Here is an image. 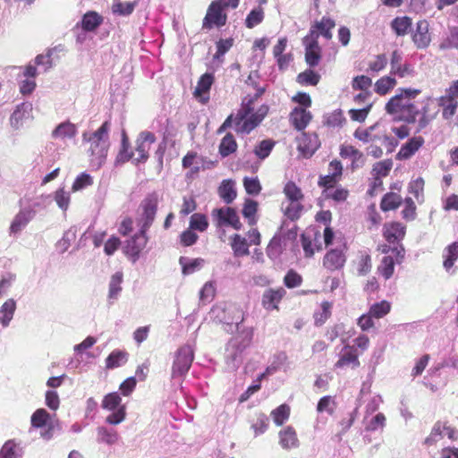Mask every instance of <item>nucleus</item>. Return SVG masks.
<instances>
[{
  "instance_id": "nucleus-1",
  "label": "nucleus",
  "mask_w": 458,
  "mask_h": 458,
  "mask_svg": "<svg viewBox=\"0 0 458 458\" xmlns=\"http://www.w3.org/2000/svg\"><path fill=\"white\" fill-rule=\"evenodd\" d=\"M228 313L230 317H224L226 324H235L238 334L233 336L227 344L225 349V362L228 369H237L243 360V352L250 346L252 337L253 330L251 328L241 329V324L243 321V311L235 305H228L225 309L216 308L214 312Z\"/></svg>"
},
{
  "instance_id": "nucleus-2",
  "label": "nucleus",
  "mask_w": 458,
  "mask_h": 458,
  "mask_svg": "<svg viewBox=\"0 0 458 458\" xmlns=\"http://www.w3.org/2000/svg\"><path fill=\"white\" fill-rule=\"evenodd\" d=\"M110 122L106 121L97 131L82 133V141L89 145L87 152L89 156L90 165L96 169L100 168L106 159L110 146Z\"/></svg>"
},
{
  "instance_id": "nucleus-3",
  "label": "nucleus",
  "mask_w": 458,
  "mask_h": 458,
  "mask_svg": "<svg viewBox=\"0 0 458 458\" xmlns=\"http://www.w3.org/2000/svg\"><path fill=\"white\" fill-rule=\"evenodd\" d=\"M420 94V90L417 89H399L398 93L386 103V113L409 123H415L420 111L412 103V99Z\"/></svg>"
},
{
  "instance_id": "nucleus-4",
  "label": "nucleus",
  "mask_w": 458,
  "mask_h": 458,
  "mask_svg": "<svg viewBox=\"0 0 458 458\" xmlns=\"http://www.w3.org/2000/svg\"><path fill=\"white\" fill-rule=\"evenodd\" d=\"M154 133L141 131L135 140V152L130 151L129 141L126 134L123 133L122 147L116 157L117 163H125L131 160L134 164L145 163L148 158V152L152 144L156 141Z\"/></svg>"
},
{
  "instance_id": "nucleus-5",
  "label": "nucleus",
  "mask_w": 458,
  "mask_h": 458,
  "mask_svg": "<svg viewBox=\"0 0 458 458\" xmlns=\"http://www.w3.org/2000/svg\"><path fill=\"white\" fill-rule=\"evenodd\" d=\"M268 107L267 106H261L257 112H252L250 102L238 111L236 116L233 119L235 124V130L242 133H250L254 128H256L264 117L267 115Z\"/></svg>"
},
{
  "instance_id": "nucleus-6",
  "label": "nucleus",
  "mask_w": 458,
  "mask_h": 458,
  "mask_svg": "<svg viewBox=\"0 0 458 458\" xmlns=\"http://www.w3.org/2000/svg\"><path fill=\"white\" fill-rule=\"evenodd\" d=\"M194 360V348L191 344H186L181 346L174 353L172 377L174 378L184 377Z\"/></svg>"
},
{
  "instance_id": "nucleus-7",
  "label": "nucleus",
  "mask_w": 458,
  "mask_h": 458,
  "mask_svg": "<svg viewBox=\"0 0 458 458\" xmlns=\"http://www.w3.org/2000/svg\"><path fill=\"white\" fill-rule=\"evenodd\" d=\"M158 195L157 192L148 194L141 202L142 214L140 217V230L147 232L155 220L158 205Z\"/></svg>"
},
{
  "instance_id": "nucleus-8",
  "label": "nucleus",
  "mask_w": 458,
  "mask_h": 458,
  "mask_svg": "<svg viewBox=\"0 0 458 458\" xmlns=\"http://www.w3.org/2000/svg\"><path fill=\"white\" fill-rule=\"evenodd\" d=\"M212 216L214 222L219 227L232 226L235 230H239L242 227L240 217L233 208H216L212 211Z\"/></svg>"
},
{
  "instance_id": "nucleus-9",
  "label": "nucleus",
  "mask_w": 458,
  "mask_h": 458,
  "mask_svg": "<svg viewBox=\"0 0 458 458\" xmlns=\"http://www.w3.org/2000/svg\"><path fill=\"white\" fill-rule=\"evenodd\" d=\"M224 6L217 0L211 3L206 17L203 21V27L210 29L212 26L221 27L226 22V14L224 13Z\"/></svg>"
},
{
  "instance_id": "nucleus-10",
  "label": "nucleus",
  "mask_w": 458,
  "mask_h": 458,
  "mask_svg": "<svg viewBox=\"0 0 458 458\" xmlns=\"http://www.w3.org/2000/svg\"><path fill=\"white\" fill-rule=\"evenodd\" d=\"M148 242V237L146 232L140 230L139 233H135L131 239L126 241L124 245V252L126 255L131 257L133 261L137 260L140 253L146 247Z\"/></svg>"
},
{
  "instance_id": "nucleus-11",
  "label": "nucleus",
  "mask_w": 458,
  "mask_h": 458,
  "mask_svg": "<svg viewBox=\"0 0 458 458\" xmlns=\"http://www.w3.org/2000/svg\"><path fill=\"white\" fill-rule=\"evenodd\" d=\"M360 366L359 354L354 346L344 344L335 364V369H356Z\"/></svg>"
},
{
  "instance_id": "nucleus-12",
  "label": "nucleus",
  "mask_w": 458,
  "mask_h": 458,
  "mask_svg": "<svg viewBox=\"0 0 458 458\" xmlns=\"http://www.w3.org/2000/svg\"><path fill=\"white\" fill-rule=\"evenodd\" d=\"M411 39L419 49H424L429 46L431 42V35L428 21L421 20L416 23V29L411 34Z\"/></svg>"
},
{
  "instance_id": "nucleus-13",
  "label": "nucleus",
  "mask_w": 458,
  "mask_h": 458,
  "mask_svg": "<svg viewBox=\"0 0 458 458\" xmlns=\"http://www.w3.org/2000/svg\"><path fill=\"white\" fill-rule=\"evenodd\" d=\"M32 118V104L30 102H23L16 106L10 117V124L19 130L23 123Z\"/></svg>"
},
{
  "instance_id": "nucleus-14",
  "label": "nucleus",
  "mask_w": 458,
  "mask_h": 458,
  "mask_svg": "<svg viewBox=\"0 0 458 458\" xmlns=\"http://www.w3.org/2000/svg\"><path fill=\"white\" fill-rule=\"evenodd\" d=\"M403 55L398 50L392 53L390 59V66L392 75H396L400 78H405L414 75V69L410 64H403Z\"/></svg>"
},
{
  "instance_id": "nucleus-15",
  "label": "nucleus",
  "mask_w": 458,
  "mask_h": 458,
  "mask_svg": "<svg viewBox=\"0 0 458 458\" xmlns=\"http://www.w3.org/2000/svg\"><path fill=\"white\" fill-rule=\"evenodd\" d=\"M438 109L435 106V100L432 98H428L425 102L421 111L420 116L418 119L417 131H423L437 116Z\"/></svg>"
},
{
  "instance_id": "nucleus-16",
  "label": "nucleus",
  "mask_w": 458,
  "mask_h": 458,
  "mask_svg": "<svg viewBox=\"0 0 458 458\" xmlns=\"http://www.w3.org/2000/svg\"><path fill=\"white\" fill-rule=\"evenodd\" d=\"M214 82V76L211 73L203 74L194 90V97L202 104H206L209 99V89Z\"/></svg>"
},
{
  "instance_id": "nucleus-17",
  "label": "nucleus",
  "mask_w": 458,
  "mask_h": 458,
  "mask_svg": "<svg viewBox=\"0 0 458 458\" xmlns=\"http://www.w3.org/2000/svg\"><path fill=\"white\" fill-rule=\"evenodd\" d=\"M78 132L77 126L70 121H64L56 125L52 131L51 137L55 140L65 141L73 139Z\"/></svg>"
},
{
  "instance_id": "nucleus-18",
  "label": "nucleus",
  "mask_w": 458,
  "mask_h": 458,
  "mask_svg": "<svg viewBox=\"0 0 458 458\" xmlns=\"http://www.w3.org/2000/svg\"><path fill=\"white\" fill-rule=\"evenodd\" d=\"M346 261L345 255L342 250L334 249L328 251L323 259V266L330 270L335 271L342 268Z\"/></svg>"
},
{
  "instance_id": "nucleus-19",
  "label": "nucleus",
  "mask_w": 458,
  "mask_h": 458,
  "mask_svg": "<svg viewBox=\"0 0 458 458\" xmlns=\"http://www.w3.org/2000/svg\"><path fill=\"white\" fill-rule=\"evenodd\" d=\"M35 216L36 210L34 208H22L20 210L11 224L10 233H20Z\"/></svg>"
},
{
  "instance_id": "nucleus-20",
  "label": "nucleus",
  "mask_w": 458,
  "mask_h": 458,
  "mask_svg": "<svg viewBox=\"0 0 458 458\" xmlns=\"http://www.w3.org/2000/svg\"><path fill=\"white\" fill-rule=\"evenodd\" d=\"M435 100V106L442 108V116L445 120L451 119L456 113L458 108V100L447 94L439 97Z\"/></svg>"
},
{
  "instance_id": "nucleus-21",
  "label": "nucleus",
  "mask_w": 458,
  "mask_h": 458,
  "mask_svg": "<svg viewBox=\"0 0 458 458\" xmlns=\"http://www.w3.org/2000/svg\"><path fill=\"white\" fill-rule=\"evenodd\" d=\"M383 234L389 243L399 242L405 235V226L399 222L386 224Z\"/></svg>"
},
{
  "instance_id": "nucleus-22",
  "label": "nucleus",
  "mask_w": 458,
  "mask_h": 458,
  "mask_svg": "<svg viewBox=\"0 0 458 458\" xmlns=\"http://www.w3.org/2000/svg\"><path fill=\"white\" fill-rule=\"evenodd\" d=\"M283 287L278 289H268L264 292L262 296V305L267 310H277L278 303L285 294Z\"/></svg>"
},
{
  "instance_id": "nucleus-23",
  "label": "nucleus",
  "mask_w": 458,
  "mask_h": 458,
  "mask_svg": "<svg viewBox=\"0 0 458 458\" xmlns=\"http://www.w3.org/2000/svg\"><path fill=\"white\" fill-rule=\"evenodd\" d=\"M311 118L310 112L302 107H295L290 114V120L293 125L299 131L305 129Z\"/></svg>"
},
{
  "instance_id": "nucleus-24",
  "label": "nucleus",
  "mask_w": 458,
  "mask_h": 458,
  "mask_svg": "<svg viewBox=\"0 0 458 458\" xmlns=\"http://www.w3.org/2000/svg\"><path fill=\"white\" fill-rule=\"evenodd\" d=\"M279 444L284 449L297 448L299 446V439L295 429L288 426L279 432Z\"/></svg>"
},
{
  "instance_id": "nucleus-25",
  "label": "nucleus",
  "mask_w": 458,
  "mask_h": 458,
  "mask_svg": "<svg viewBox=\"0 0 458 458\" xmlns=\"http://www.w3.org/2000/svg\"><path fill=\"white\" fill-rule=\"evenodd\" d=\"M335 27V22L329 17H322L318 21L311 25L310 30H315V33L319 37L322 36L326 39L332 38V30Z\"/></svg>"
},
{
  "instance_id": "nucleus-26",
  "label": "nucleus",
  "mask_w": 458,
  "mask_h": 458,
  "mask_svg": "<svg viewBox=\"0 0 458 458\" xmlns=\"http://www.w3.org/2000/svg\"><path fill=\"white\" fill-rule=\"evenodd\" d=\"M424 140L422 137H413L403 144L397 153L399 159H408L415 154L416 151L423 145Z\"/></svg>"
},
{
  "instance_id": "nucleus-27",
  "label": "nucleus",
  "mask_w": 458,
  "mask_h": 458,
  "mask_svg": "<svg viewBox=\"0 0 458 458\" xmlns=\"http://www.w3.org/2000/svg\"><path fill=\"white\" fill-rule=\"evenodd\" d=\"M120 439L118 432L114 428L100 426L97 428V442L107 445H115Z\"/></svg>"
},
{
  "instance_id": "nucleus-28",
  "label": "nucleus",
  "mask_w": 458,
  "mask_h": 458,
  "mask_svg": "<svg viewBox=\"0 0 458 458\" xmlns=\"http://www.w3.org/2000/svg\"><path fill=\"white\" fill-rule=\"evenodd\" d=\"M122 272H116L111 276L108 284V300L110 301V303H113L118 299L120 293L122 292Z\"/></svg>"
},
{
  "instance_id": "nucleus-29",
  "label": "nucleus",
  "mask_w": 458,
  "mask_h": 458,
  "mask_svg": "<svg viewBox=\"0 0 458 458\" xmlns=\"http://www.w3.org/2000/svg\"><path fill=\"white\" fill-rule=\"evenodd\" d=\"M318 140L316 136H308L304 134L298 146L299 150L304 157H311L318 148Z\"/></svg>"
},
{
  "instance_id": "nucleus-30",
  "label": "nucleus",
  "mask_w": 458,
  "mask_h": 458,
  "mask_svg": "<svg viewBox=\"0 0 458 458\" xmlns=\"http://www.w3.org/2000/svg\"><path fill=\"white\" fill-rule=\"evenodd\" d=\"M16 310V302L13 299H8L0 308V313L2 315L0 323L4 327H7L13 319V314Z\"/></svg>"
},
{
  "instance_id": "nucleus-31",
  "label": "nucleus",
  "mask_w": 458,
  "mask_h": 458,
  "mask_svg": "<svg viewBox=\"0 0 458 458\" xmlns=\"http://www.w3.org/2000/svg\"><path fill=\"white\" fill-rule=\"evenodd\" d=\"M443 258V266L445 269L449 272L455 260L458 259V242H453L444 250Z\"/></svg>"
},
{
  "instance_id": "nucleus-32",
  "label": "nucleus",
  "mask_w": 458,
  "mask_h": 458,
  "mask_svg": "<svg viewBox=\"0 0 458 458\" xmlns=\"http://www.w3.org/2000/svg\"><path fill=\"white\" fill-rule=\"evenodd\" d=\"M128 360V353L123 351H113L106 360V369H112L123 366Z\"/></svg>"
},
{
  "instance_id": "nucleus-33",
  "label": "nucleus",
  "mask_w": 458,
  "mask_h": 458,
  "mask_svg": "<svg viewBox=\"0 0 458 458\" xmlns=\"http://www.w3.org/2000/svg\"><path fill=\"white\" fill-rule=\"evenodd\" d=\"M220 198L227 204L233 201L236 198V190L234 182L230 180L223 181L221 186L218 189Z\"/></svg>"
},
{
  "instance_id": "nucleus-34",
  "label": "nucleus",
  "mask_w": 458,
  "mask_h": 458,
  "mask_svg": "<svg viewBox=\"0 0 458 458\" xmlns=\"http://www.w3.org/2000/svg\"><path fill=\"white\" fill-rule=\"evenodd\" d=\"M102 21V17L96 12H88L82 18L81 27L84 30L92 31L101 24Z\"/></svg>"
},
{
  "instance_id": "nucleus-35",
  "label": "nucleus",
  "mask_w": 458,
  "mask_h": 458,
  "mask_svg": "<svg viewBox=\"0 0 458 458\" xmlns=\"http://www.w3.org/2000/svg\"><path fill=\"white\" fill-rule=\"evenodd\" d=\"M179 263L182 267V273L184 275H191L202 267V266L204 264V259H188L187 258L181 257L179 259Z\"/></svg>"
},
{
  "instance_id": "nucleus-36",
  "label": "nucleus",
  "mask_w": 458,
  "mask_h": 458,
  "mask_svg": "<svg viewBox=\"0 0 458 458\" xmlns=\"http://www.w3.org/2000/svg\"><path fill=\"white\" fill-rule=\"evenodd\" d=\"M403 201L402 197L394 192L386 193L380 203V208L384 211H389L397 208Z\"/></svg>"
},
{
  "instance_id": "nucleus-37",
  "label": "nucleus",
  "mask_w": 458,
  "mask_h": 458,
  "mask_svg": "<svg viewBox=\"0 0 458 458\" xmlns=\"http://www.w3.org/2000/svg\"><path fill=\"white\" fill-rule=\"evenodd\" d=\"M411 26V19L403 16L394 19L391 27L398 36H404L408 33Z\"/></svg>"
},
{
  "instance_id": "nucleus-38",
  "label": "nucleus",
  "mask_w": 458,
  "mask_h": 458,
  "mask_svg": "<svg viewBox=\"0 0 458 458\" xmlns=\"http://www.w3.org/2000/svg\"><path fill=\"white\" fill-rule=\"evenodd\" d=\"M445 433V422L437 421L434 424L431 432L428 437H426L424 444L428 446L433 445L444 437Z\"/></svg>"
},
{
  "instance_id": "nucleus-39",
  "label": "nucleus",
  "mask_w": 458,
  "mask_h": 458,
  "mask_svg": "<svg viewBox=\"0 0 458 458\" xmlns=\"http://www.w3.org/2000/svg\"><path fill=\"white\" fill-rule=\"evenodd\" d=\"M122 398L118 394V393L114 392L107 394L105 395L102 401V408L107 411H116L119 407H125V405L121 404Z\"/></svg>"
},
{
  "instance_id": "nucleus-40",
  "label": "nucleus",
  "mask_w": 458,
  "mask_h": 458,
  "mask_svg": "<svg viewBox=\"0 0 458 458\" xmlns=\"http://www.w3.org/2000/svg\"><path fill=\"white\" fill-rule=\"evenodd\" d=\"M237 148V143L231 133H227L221 140L219 153L222 157H227Z\"/></svg>"
},
{
  "instance_id": "nucleus-41",
  "label": "nucleus",
  "mask_w": 458,
  "mask_h": 458,
  "mask_svg": "<svg viewBox=\"0 0 458 458\" xmlns=\"http://www.w3.org/2000/svg\"><path fill=\"white\" fill-rule=\"evenodd\" d=\"M424 180L421 177L417 178L416 180L411 181L409 183L408 191L411 194L414 196L417 202L421 204L424 202Z\"/></svg>"
},
{
  "instance_id": "nucleus-42",
  "label": "nucleus",
  "mask_w": 458,
  "mask_h": 458,
  "mask_svg": "<svg viewBox=\"0 0 458 458\" xmlns=\"http://www.w3.org/2000/svg\"><path fill=\"white\" fill-rule=\"evenodd\" d=\"M396 85V80L391 76H384L375 83V91L379 95H386Z\"/></svg>"
},
{
  "instance_id": "nucleus-43",
  "label": "nucleus",
  "mask_w": 458,
  "mask_h": 458,
  "mask_svg": "<svg viewBox=\"0 0 458 458\" xmlns=\"http://www.w3.org/2000/svg\"><path fill=\"white\" fill-rule=\"evenodd\" d=\"M390 310H391L390 303L386 301H382L380 302H377V303H374L373 305H371L368 313L373 318H381L385 317L386 314H388Z\"/></svg>"
},
{
  "instance_id": "nucleus-44",
  "label": "nucleus",
  "mask_w": 458,
  "mask_h": 458,
  "mask_svg": "<svg viewBox=\"0 0 458 458\" xmlns=\"http://www.w3.org/2000/svg\"><path fill=\"white\" fill-rule=\"evenodd\" d=\"M320 80V75L314 71L308 69L297 76V82L301 85L316 86Z\"/></svg>"
},
{
  "instance_id": "nucleus-45",
  "label": "nucleus",
  "mask_w": 458,
  "mask_h": 458,
  "mask_svg": "<svg viewBox=\"0 0 458 458\" xmlns=\"http://www.w3.org/2000/svg\"><path fill=\"white\" fill-rule=\"evenodd\" d=\"M440 49L458 48V27L451 28L448 35L439 45Z\"/></svg>"
},
{
  "instance_id": "nucleus-46",
  "label": "nucleus",
  "mask_w": 458,
  "mask_h": 458,
  "mask_svg": "<svg viewBox=\"0 0 458 458\" xmlns=\"http://www.w3.org/2000/svg\"><path fill=\"white\" fill-rule=\"evenodd\" d=\"M19 447L13 440H8L0 451V458H21Z\"/></svg>"
},
{
  "instance_id": "nucleus-47",
  "label": "nucleus",
  "mask_w": 458,
  "mask_h": 458,
  "mask_svg": "<svg viewBox=\"0 0 458 458\" xmlns=\"http://www.w3.org/2000/svg\"><path fill=\"white\" fill-rule=\"evenodd\" d=\"M379 273L385 277V279H389L394 271V260L391 256H385L380 265L377 267Z\"/></svg>"
},
{
  "instance_id": "nucleus-48",
  "label": "nucleus",
  "mask_w": 458,
  "mask_h": 458,
  "mask_svg": "<svg viewBox=\"0 0 458 458\" xmlns=\"http://www.w3.org/2000/svg\"><path fill=\"white\" fill-rule=\"evenodd\" d=\"M49 419L50 414L45 409H38L31 415V426L36 428H42L47 424Z\"/></svg>"
},
{
  "instance_id": "nucleus-49",
  "label": "nucleus",
  "mask_w": 458,
  "mask_h": 458,
  "mask_svg": "<svg viewBox=\"0 0 458 458\" xmlns=\"http://www.w3.org/2000/svg\"><path fill=\"white\" fill-rule=\"evenodd\" d=\"M290 407L287 404H282L271 412L274 422L277 426H281L289 418Z\"/></svg>"
},
{
  "instance_id": "nucleus-50",
  "label": "nucleus",
  "mask_w": 458,
  "mask_h": 458,
  "mask_svg": "<svg viewBox=\"0 0 458 458\" xmlns=\"http://www.w3.org/2000/svg\"><path fill=\"white\" fill-rule=\"evenodd\" d=\"M332 303L328 301H323L321 303L320 310L314 314L315 323L318 326H321L326 320L331 316Z\"/></svg>"
},
{
  "instance_id": "nucleus-51",
  "label": "nucleus",
  "mask_w": 458,
  "mask_h": 458,
  "mask_svg": "<svg viewBox=\"0 0 458 458\" xmlns=\"http://www.w3.org/2000/svg\"><path fill=\"white\" fill-rule=\"evenodd\" d=\"M135 7V4L131 2L122 3L119 0H114L112 10L114 13L118 15H129L131 14Z\"/></svg>"
},
{
  "instance_id": "nucleus-52",
  "label": "nucleus",
  "mask_w": 458,
  "mask_h": 458,
  "mask_svg": "<svg viewBox=\"0 0 458 458\" xmlns=\"http://www.w3.org/2000/svg\"><path fill=\"white\" fill-rule=\"evenodd\" d=\"M264 19V12L260 7L253 9L247 16L245 24L247 28L252 29L259 24Z\"/></svg>"
},
{
  "instance_id": "nucleus-53",
  "label": "nucleus",
  "mask_w": 458,
  "mask_h": 458,
  "mask_svg": "<svg viewBox=\"0 0 458 458\" xmlns=\"http://www.w3.org/2000/svg\"><path fill=\"white\" fill-rule=\"evenodd\" d=\"M54 199L57 206L63 211H66L68 209L71 201L69 191H65L64 189H58L54 194Z\"/></svg>"
},
{
  "instance_id": "nucleus-54",
  "label": "nucleus",
  "mask_w": 458,
  "mask_h": 458,
  "mask_svg": "<svg viewBox=\"0 0 458 458\" xmlns=\"http://www.w3.org/2000/svg\"><path fill=\"white\" fill-rule=\"evenodd\" d=\"M392 165L390 160L377 162L373 165L371 174L373 176L386 177L389 174Z\"/></svg>"
},
{
  "instance_id": "nucleus-55",
  "label": "nucleus",
  "mask_w": 458,
  "mask_h": 458,
  "mask_svg": "<svg viewBox=\"0 0 458 458\" xmlns=\"http://www.w3.org/2000/svg\"><path fill=\"white\" fill-rule=\"evenodd\" d=\"M208 223L204 215L196 213L191 216L190 228L204 232L208 228Z\"/></svg>"
},
{
  "instance_id": "nucleus-56",
  "label": "nucleus",
  "mask_w": 458,
  "mask_h": 458,
  "mask_svg": "<svg viewBox=\"0 0 458 458\" xmlns=\"http://www.w3.org/2000/svg\"><path fill=\"white\" fill-rule=\"evenodd\" d=\"M372 85V80L365 75H359L353 78L352 87L353 89L369 92V89Z\"/></svg>"
},
{
  "instance_id": "nucleus-57",
  "label": "nucleus",
  "mask_w": 458,
  "mask_h": 458,
  "mask_svg": "<svg viewBox=\"0 0 458 458\" xmlns=\"http://www.w3.org/2000/svg\"><path fill=\"white\" fill-rule=\"evenodd\" d=\"M284 192L290 201L301 200L303 197L301 189L293 182L285 184Z\"/></svg>"
},
{
  "instance_id": "nucleus-58",
  "label": "nucleus",
  "mask_w": 458,
  "mask_h": 458,
  "mask_svg": "<svg viewBox=\"0 0 458 458\" xmlns=\"http://www.w3.org/2000/svg\"><path fill=\"white\" fill-rule=\"evenodd\" d=\"M335 409V400L329 396H324L322 397L317 406V411L318 412H327L329 415H332Z\"/></svg>"
},
{
  "instance_id": "nucleus-59",
  "label": "nucleus",
  "mask_w": 458,
  "mask_h": 458,
  "mask_svg": "<svg viewBox=\"0 0 458 458\" xmlns=\"http://www.w3.org/2000/svg\"><path fill=\"white\" fill-rule=\"evenodd\" d=\"M274 145V141L270 140H264L256 147L254 152L260 159H264L269 156Z\"/></svg>"
},
{
  "instance_id": "nucleus-60",
  "label": "nucleus",
  "mask_w": 458,
  "mask_h": 458,
  "mask_svg": "<svg viewBox=\"0 0 458 458\" xmlns=\"http://www.w3.org/2000/svg\"><path fill=\"white\" fill-rule=\"evenodd\" d=\"M216 293V286L213 282H207L199 292V300L203 303L210 302Z\"/></svg>"
},
{
  "instance_id": "nucleus-61",
  "label": "nucleus",
  "mask_w": 458,
  "mask_h": 458,
  "mask_svg": "<svg viewBox=\"0 0 458 458\" xmlns=\"http://www.w3.org/2000/svg\"><path fill=\"white\" fill-rule=\"evenodd\" d=\"M232 248L236 255H246L249 253L246 240L239 234L233 235Z\"/></svg>"
},
{
  "instance_id": "nucleus-62",
  "label": "nucleus",
  "mask_w": 458,
  "mask_h": 458,
  "mask_svg": "<svg viewBox=\"0 0 458 458\" xmlns=\"http://www.w3.org/2000/svg\"><path fill=\"white\" fill-rule=\"evenodd\" d=\"M281 252H282L281 239L279 237L275 236L271 239V241L267 248V254L270 259H276L279 257Z\"/></svg>"
},
{
  "instance_id": "nucleus-63",
  "label": "nucleus",
  "mask_w": 458,
  "mask_h": 458,
  "mask_svg": "<svg viewBox=\"0 0 458 458\" xmlns=\"http://www.w3.org/2000/svg\"><path fill=\"white\" fill-rule=\"evenodd\" d=\"M257 208H258V203L256 201H254L252 199H247L245 201V204H244V207L242 209V215L244 216V217L249 219V223L250 225H253L256 222L254 216L257 212Z\"/></svg>"
},
{
  "instance_id": "nucleus-64",
  "label": "nucleus",
  "mask_w": 458,
  "mask_h": 458,
  "mask_svg": "<svg viewBox=\"0 0 458 458\" xmlns=\"http://www.w3.org/2000/svg\"><path fill=\"white\" fill-rule=\"evenodd\" d=\"M403 217L407 221H412L416 218V205L411 198L404 199V208L402 211Z\"/></svg>"
}]
</instances>
